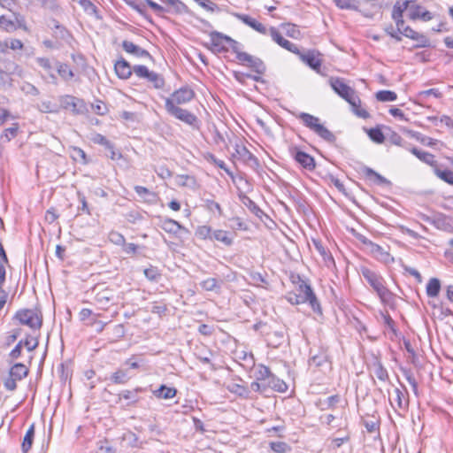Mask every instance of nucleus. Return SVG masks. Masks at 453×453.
<instances>
[{
  "label": "nucleus",
  "mask_w": 453,
  "mask_h": 453,
  "mask_svg": "<svg viewBox=\"0 0 453 453\" xmlns=\"http://www.w3.org/2000/svg\"><path fill=\"white\" fill-rule=\"evenodd\" d=\"M146 80L151 82L155 88H162L165 86L164 78L160 74L153 71L150 73L149 78H147Z\"/></svg>",
  "instance_id": "4d7b16f0"
},
{
  "label": "nucleus",
  "mask_w": 453,
  "mask_h": 453,
  "mask_svg": "<svg viewBox=\"0 0 453 453\" xmlns=\"http://www.w3.org/2000/svg\"><path fill=\"white\" fill-rule=\"evenodd\" d=\"M14 16V22L16 24V29L17 28H20L24 31H27L28 28L27 27V20H26V18L24 15H22L21 13L19 12H14V11H11Z\"/></svg>",
  "instance_id": "bf43d9fd"
},
{
  "label": "nucleus",
  "mask_w": 453,
  "mask_h": 453,
  "mask_svg": "<svg viewBox=\"0 0 453 453\" xmlns=\"http://www.w3.org/2000/svg\"><path fill=\"white\" fill-rule=\"evenodd\" d=\"M236 17L245 25L249 26L262 35H267L269 32V30H267V28L262 23L258 22L256 19L247 14H236Z\"/></svg>",
  "instance_id": "aec40b11"
},
{
  "label": "nucleus",
  "mask_w": 453,
  "mask_h": 453,
  "mask_svg": "<svg viewBox=\"0 0 453 453\" xmlns=\"http://www.w3.org/2000/svg\"><path fill=\"white\" fill-rule=\"evenodd\" d=\"M109 241L115 245L123 246L125 245V237L122 234L117 231H111L108 235Z\"/></svg>",
  "instance_id": "e2e57ef3"
},
{
  "label": "nucleus",
  "mask_w": 453,
  "mask_h": 453,
  "mask_svg": "<svg viewBox=\"0 0 453 453\" xmlns=\"http://www.w3.org/2000/svg\"><path fill=\"white\" fill-rule=\"evenodd\" d=\"M114 70L117 76L122 80L130 78L132 73L134 72L133 67L123 58H120L118 61H116L114 65Z\"/></svg>",
  "instance_id": "f3484780"
},
{
  "label": "nucleus",
  "mask_w": 453,
  "mask_h": 453,
  "mask_svg": "<svg viewBox=\"0 0 453 453\" xmlns=\"http://www.w3.org/2000/svg\"><path fill=\"white\" fill-rule=\"evenodd\" d=\"M127 5L135 10L141 15L147 17L146 4L140 0H125Z\"/></svg>",
  "instance_id": "09e8293b"
},
{
  "label": "nucleus",
  "mask_w": 453,
  "mask_h": 453,
  "mask_svg": "<svg viewBox=\"0 0 453 453\" xmlns=\"http://www.w3.org/2000/svg\"><path fill=\"white\" fill-rule=\"evenodd\" d=\"M134 190L137 193V195L143 199L144 202L150 203H155L157 199V196L155 192L150 191L145 187L142 186H135Z\"/></svg>",
  "instance_id": "bb28decb"
},
{
  "label": "nucleus",
  "mask_w": 453,
  "mask_h": 453,
  "mask_svg": "<svg viewBox=\"0 0 453 453\" xmlns=\"http://www.w3.org/2000/svg\"><path fill=\"white\" fill-rule=\"evenodd\" d=\"M22 353V347L20 343H17L16 346L8 354L7 362L12 365L16 359L20 357Z\"/></svg>",
  "instance_id": "774afa93"
},
{
  "label": "nucleus",
  "mask_w": 453,
  "mask_h": 453,
  "mask_svg": "<svg viewBox=\"0 0 453 453\" xmlns=\"http://www.w3.org/2000/svg\"><path fill=\"white\" fill-rule=\"evenodd\" d=\"M286 299L291 304H296V305L300 304V303H308V299L303 297L302 296V294H297L296 292H288L286 296Z\"/></svg>",
  "instance_id": "13d9d810"
},
{
  "label": "nucleus",
  "mask_w": 453,
  "mask_h": 453,
  "mask_svg": "<svg viewBox=\"0 0 453 453\" xmlns=\"http://www.w3.org/2000/svg\"><path fill=\"white\" fill-rule=\"evenodd\" d=\"M165 108L171 116L186 123L195 129L199 128L200 121L198 120L197 117L188 110L182 109L177 105H173L170 101L165 102Z\"/></svg>",
  "instance_id": "20e7f679"
},
{
  "label": "nucleus",
  "mask_w": 453,
  "mask_h": 453,
  "mask_svg": "<svg viewBox=\"0 0 453 453\" xmlns=\"http://www.w3.org/2000/svg\"><path fill=\"white\" fill-rule=\"evenodd\" d=\"M269 337H270V341L273 342L271 344L274 348H276L283 343L284 334L282 331H273V333L269 334Z\"/></svg>",
  "instance_id": "0e129e2a"
},
{
  "label": "nucleus",
  "mask_w": 453,
  "mask_h": 453,
  "mask_svg": "<svg viewBox=\"0 0 453 453\" xmlns=\"http://www.w3.org/2000/svg\"><path fill=\"white\" fill-rule=\"evenodd\" d=\"M58 73L64 81H70L74 77L73 70L67 64L57 62L56 63Z\"/></svg>",
  "instance_id": "f704fd0d"
},
{
  "label": "nucleus",
  "mask_w": 453,
  "mask_h": 453,
  "mask_svg": "<svg viewBox=\"0 0 453 453\" xmlns=\"http://www.w3.org/2000/svg\"><path fill=\"white\" fill-rule=\"evenodd\" d=\"M267 388H271L278 392H285L288 389L287 384L280 379L277 378L274 374L270 382H266Z\"/></svg>",
  "instance_id": "79ce46f5"
},
{
  "label": "nucleus",
  "mask_w": 453,
  "mask_h": 453,
  "mask_svg": "<svg viewBox=\"0 0 453 453\" xmlns=\"http://www.w3.org/2000/svg\"><path fill=\"white\" fill-rule=\"evenodd\" d=\"M360 272L364 279L376 292L381 303L385 305H388L389 307L394 308L395 296L385 286L384 278L380 273L365 266L361 267Z\"/></svg>",
  "instance_id": "f257e3e1"
},
{
  "label": "nucleus",
  "mask_w": 453,
  "mask_h": 453,
  "mask_svg": "<svg viewBox=\"0 0 453 453\" xmlns=\"http://www.w3.org/2000/svg\"><path fill=\"white\" fill-rule=\"evenodd\" d=\"M235 153L243 163L255 168L259 166L257 158L245 147L236 145Z\"/></svg>",
  "instance_id": "dca6fc26"
},
{
  "label": "nucleus",
  "mask_w": 453,
  "mask_h": 453,
  "mask_svg": "<svg viewBox=\"0 0 453 453\" xmlns=\"http://www.w3.org/2000/svg\"><path fill=\"white\" fill-rule=\"evenodd\" d=\"M238 61L240 64L244 65L251 69L257 74H264L266 71L265 63L257 57H254L247 52L238 53Z\"/></svg>",
  "instance_id": "1a4fd4ad"
},
{
  "label": "nucleus",
  "mask_w": 453,
  "mask_h": 453,
  "mask_svg": "<svg viewBox=\"0 0 453 453\" xmlns=\"http://www.w3.org/2000/svg\"><path fill=\"white\" fill-rule=\"evenodd\" d=\"M60 106L65 110H69L73 114L81 115L87 111L84 100L71 95L59 96Z\"/></svg>",
  "instance_id": "0eeeda50"
},
{
  "label": "nucleus",
  "mask_w": 453,
  "mask_h": 453,
  "mask_svg": "<svg viewBox=\"0 0 453 453\" xmlns=\"http://www.w3.org/2000/svg\"><path fill=\"white\" fill-rule=\"evenodd\" d=\"M242 202L257 218H262V216L264 215L263 211L249 196H243L242 198Z\"/></svg>",
  "instance_id": "ea45409f"
},
{
  "label": "nucleus",
  "mask_w": 453,
  "mask_h": 453,
  "mask_svg": "<svg viewBox=\"0 0 453 453\" xmlns=\"http://www.w3.org/2000/svg\"><path fill=\"white\" fill-rule=\"evenodd\" d=\"M29 369L22 363H12L9 370V375L4 380V388L9 391H14L17 388V381H19L28 375Z\"/></svg>",
  "instance_id": "39448f33"
},
{
  "label": "nucleus",
  "mask_w": 453,
  "mask_h": 453,
  "mask_svg": "<svg viewBox=\"0 0 453 453\" xmlns=\"http://www.w3.org/2000/svg\"><path fill=\"white\" fill-rule=\"evenodd\" d=\"M329 83L332 89L338 96L346 100L350 104V106H355V100L356 102H358L355 90L347 85L343 79L332 77L329 81Z\"/></svg>",
  "instance_id": "423d86ee"
},
{
  "label": "nucleus",
  "mask_w": 453,
  "mask_h": 453,
  "mask_svg": "<svg viewBox=\"0 0 453 453\" xmlns=\"http://www.w3.org/2000/svg\"><path fill=\"white\" fill-rule=\"evenodd\" d=\"M20 334L21 328H15L8 332L7 335L4 337V347H9L14 343Z\"/></svg>",
  "instance_id": "5fc2aeb1"
},
{
  "label": "nucleus",
  "mask_w": 453,
  "mask_h": 453,
  "mask_svg": "<svg viewBox=\"0 0 453 453\" xmlns=\"http://www.w3.org/2000/svg\"><path fill=\"white\" fill-rule=\"evenodd\" d=\"M212 233V228L206 225L199 226L196 230V235L201 240L209 239L211 241Z\"/></svg>",
  "instance_id": "3c124183"
},
{
  "label": "nucleus",
  "mask_w": 453,
  "mask_h": 453,
  "mask_svg": "<svg viewBox=\"0 0 453 453\" xmlns=\"http://www.w3.org/2000/svg\"><path fill=\"white\" fill-rule=\"evenodd\" d=\"M334 3L340 9L357 11L359 7L357 0H334Z\"/></svg>",
  "instance_id": "de8ad7c7"
},
{
  "label": "nucleus",
  "mask_w": 453,
  "mask_h": 453,
  "mask_svg": "<svg viewBox=\"0 0 453 453\" xmlns=\"http://www.w3.org/2000/svg\"><path fill=\"white\" fill-rule=\"evenodd\" d=\"M195 96V92L188 87H181L175 90L170 97L165 98V102H171L173 105L184 104L190 102Z\"/></svg>",
  "instance_id": "f8f14e48"
},
{
  "label": "nucleus",
  "mask_w": 453,
  "mask_h": 453,
  "mask_svg": "<svg viewBox=\"0 0 453 453\" xmlns=\"http://www.w3.org/2000/svg\"><path fill=\"white\" fill-rule=\"evenodd\" d=\"M14 323L27 326L33 331L40 330L42 326V313L37 309H20L12 317Z\"/></svg>",
  "instance_id": "f03ea898"
},
{
  "label": "nucleus",
  "mask_w": 453,
  "mask_h": 453,
  "mask_svg": "<svg viewBox=\"0 0 453 453\" xmlns=\"http://www.w3.org/2000/svg\"><path fill=\"white\" fill-rule=\"evenodd\" d=\"M134 73L142 79H147L149 78L150 73L152 71H150L147 66L142 65H137L133 66Z\"/></svg>",
  "instance_id": "69168bd1"
},
{
  "label": "nucleus",
  "mask_w": 453,
  "mask_h": 453,
  "mask_svg": "<svg viewBox=\"0 0 453 453\" xmlns=\"http://www.w3.org/2000/svg\"><path fill=\"white\" fill-rule=\"evenodd\" d=\"M394 393L395 395V402L396 403V408L400 410H404L407 405L408 402L404 400L403 393L399 388H395Z\"/></svg>",
  "instance_id": "052dcab7"
},
{
  "label": "nucleus",
  "mask_w": 453,
  "mask_h": 453,
  "mask_svg": "<svg viewBox=\"0 0 453 453\" xmlns=\"http://www.w3.org/2000/svg\"><path fill=\"white\" fill-rule=\"evenodd\" d=\"M341 402V396L339 395H334L323 401H319L317 405L321 411L334 410L337 404Z\"/></svg>",
  "instance_id": "c756f323"
},
{
  "label": "nucleus",
  "mask_w": 453,
  "mask_h": 453,
  "mask_svg": "<svg viewBox=\"0 0 453 453\" xmlns=\"http://www.w3.org/2000/svg\"><path fill=\"white\" fill-rule=\"evenodd\" d=\"M273 376V373L271 372L268 366L262 364L257 365L255 372V378L257 380H260L262 382H270Z\"/></svg>",
  "instance_id": "a878e982"
},
{
  "label": "nucleus",
  "mask_w": 453,
  "mask_h": 453,
  "mask_svg": "<svg viewBox=\"0 0 453 453\" xmlns=\"http://www.w3.org/2000/svg\"><path fill=\"white\" fill-rule=\"evenodd\" d=\"M367 134L370 139L376 143H382L385 140V135L378 127L369 129Z\"/></svg>",
  "instance_id": "6e6d98bb"
},
{
  "label": "nucleus",
  "mask_w": 453,
  "mask_h": 453,
  "mask_svg": "<svg viewBox=\"0 0 453 453\" xmlns=\"http://www.w3.org/2000/svg\"><path fill=\"white\" fill-rule=\"evenodd\" d=\"M177 394L175 388H170L165 385H161L159 388L153 391L154 396L158 399H172Z\"/></svg>",
  "instance_id": "cd10ccee"
},
{
  "label": "nucleus",
  "mask_w": 453,
  "mask_h": 453,
  "mask_svg": "<svg viewBox=\"0 0 453 453\" xmlns=\"http://www.w3.org/2000/svg\"><path fill=\"white\" fill-rule=\"evenodd\" d=\"M434 174L448 184L453 185V172L450 170H441L436 165L434 168Z\"/></svg>",
  "instance_id": "37998d69"
},
{
  "label": "nucleus",
  "mask_w": 453,
  "mask_h": 453,
  "mask_svg": "<svg viewBox=\"0 0 453 453\" xmlns=\"http://www.w3.org/2000/svg\"><path fill=\"white\" fill-rule=\"evenodd\" d=\"M19 126L18 123H13L12 127H8L4 130L3 134L0 136V141L3 142H8L12 139L15 138L18 134Z\"/></svg>",
  "instance_id": "4c0bfd02"
},
{
  "label": "nucleus",
  "mask_w": 453,
  "mask_h": 453,
  "mask_svg": "<svg viewBox=\"0 0 453 453\" xmlns=\"http://www.w3.org/2000/svg\"><path fill=\"white\" fill-rule=\"evenodd\" d=\"M301 60L308 65L311 69L319 71L321 66V59L319 54L314 50H309L307 53L297 54Z\"/></svg>",
  "instance_id": "a211bd4d"
},
{
  "label": "nucleus",
  "mask_w": 453,
  "mask_h": 453,
  "mask_svg": "<svg viewBox=\"0 0 453 453\" xmlns=\"http://www.w3.org/2000/svg\"><path fill=\"white\" fill-rule=\"evenodd\" d=\"M361 173L368 180H370L373 184L384 185L389 183V181L385 177H383L382 175H380V173H378L377 172H375L374 170L368 166H362Z\"/></svg>",
  "instance_id": "4be33fe9"
},
{
  "label": "nucleus",
  "mask_w": 453,
  "mask_h": 453,
  "mask_svg": "<svg viewBox=\"0 0 453 453\" xmlns=\"http://www.w3.org/2000/svg\"><path fill=\"white\" fill-rule=\"evenodd\" d=\"M375 97L380 102H393L397 99V95L391 90H380L376 93Z\"/></svg>",
  "instance_id": "c03bdc74"
},
{
  "label": "nucleus",
  "mask_w": 453,
  "mask_h": 453,
  "mask_svg": "<svg viewBox=\"0 0 453 453\" xmlns=\"http://www.w3.org/2000/svg\"><path fill=\"white\" fill-rule=\"evenodd\" d=\"M96 291L95 302L102 309L107 310L109 306L111 304L114 300L115 295L112 289L108 288L96 287L94 288Z\"/></svg>",
  "instance_id": "ddd939ff"
},
{
  "label": "nucleus",
  "mask_w": 453,
  "mask_h": 453,
  "mask_svg": "<svg viewBox=\"0 0 453 453\" xmlns=\"http://www.w3.org/2000/svg\"><path fill=\"white\" fill-rule=\"evenodd\" d=\"M8 262L9 260L6 252L2 242H0V311L5 305L8 297V293L3 288L6 275L4 265L8 264Z\"/></svg>",
  "instance_id": "9b49d317"
},
{
  "label": "nucleus",
  "mask_w": 453,
  "mask_h": 453,
  "mask_svg": "<svg viewBox=\"0 0 453 453\" xmlns=\"http://www.w3.org/2000/svg\"><path fill=\"white\" fill-rule=\"evenodd\" d=\"M36 63L40 67H42L46 73L49 75L50 79L51 80V82L56 83L57 82V76L53 73V66L51 65V62L47 58H37L35 59Z\"/></svg>",
  "instance_id": "7c9ffc66"
},
{
  "label": "nucleus",
  "mask_w": 453,
  "mask_h": 453,
  "mask_svg": "<svg viewBox=\"0 0 453 453\" xmlns=\"http://www.w3.org/2000/svg\"><path fill=\"white\" fill-rule=\"evenodd\" d=\"M441 290V282L437 278L429 280L426 285V295L429 297H435L439 295Z\"/></svg>",
  "instance_id": "c9c22d12"
},
{
  "label": "nucleus",
  "mask_w": 453,
  "mask_h": 453,
  "mask_svg": "<svg viewBox=\"0 0 453 453\" xmlns=\"http://www.w3.org/2000/svg\"><path fill=\"white\" fill-rule=\"evenodd\" d=\"M203 289L206 291H213L220 288V284L215 278H208L200 283Z\"/></svg>",
  "instance_id": "864d4df0"
},
{
  "label": "nucleus",
  "mask_w": 453,
  "mask_h": 453,
  "mask_svg": "<svg viewBox=\"0 0 453 453\" xmlns=\"http://www.w3.org/2000/svg\"><path fill=\"white\" fill-rule=\"evenodd\" d=\"M123 50L129 54H132L137 58H151V55L148 50L142 49L141 47L135 45L130 41H123L122 42Z\"/></svg>",
  "instance_id": "412c9836"
},
{
  "label": "nucleus",
  "mask_w": 453,
  "mask_h": 453,
  "mask_svg": "<svg viewBox=\"0 0 453 453\" xmlns=\"http://www.w3.org/2000/svg\"><path fill=\"white\" fill-rule=\"evenodd\" d=\"M369 245L371 248V251L374 255H376L380 259H382L386 262L388 260V258L390 257V254L388 251H385L381 246H380L379 244L373 243L372 242H369Z\"/></svg>",
  "instance_id": "49530a36"
},
{
  "label": "nucleus",
  "mask_w": 453,
  "mask_h": 453,
  "mask_svg": "<svg viewBox=\"0 0 453 453\" xmlns=\"http://www.w3.org/2000/svg\"><path fill=\"white\" fill-rule=\"evenodd\" d=\"M409 18L411 20L421 19L423 21H429L433 19V15L430 12L425 10L422 6L414 3L411 4Z\"/></svg>",
  "instance_id": "6ab92c4d"
},
{
  "label": "nucleus",
  "mask_w": 453,
  "mask_h": 453,
  "mask_svg": "<svg viewBox=\"0 0 453 453\" xmlns=\"http://www.w3.org/2000/svg\"><path fill=\"white\" fill-rule=\"evenodd\" d=\"M416 2L417 0H398L394 5L392 12V19L403 18V12L409 10L410 12L411 4H414Z\"/></svg>",
  "instance_id": "b1692460"
},
{
  "label": "nucleus",
  "mask_w": 453,
  "mask_h": 453,
  "mask_svg": "<svg viewBox=\"0 0 453 453\" xmlns=\"http://www.w3.org/2000/svg\"><path fill=\"white\" fill-rule=\"evenodd\" d=\"M161 227L167 233L177 234L182 228V226L176 220L166 219L162 222Z\"/></svg>",
  "instance_id": "e433bc0d"
},
{
  "label": "nucleus",
  "mask_w": 453,
  "mask_h": 453,
  "mask_svg": "<svg viewBox=\"0 0 453 453\" xmlns=\"http://www.w3.org/2000/svg\"><path fill=\"white\" fill-rule=\"evenodd\" d=\"M211 42L205 43V47L214 53L226 52L228 48L224 45V42L232 41V38L218 31L210 33Z\"/></svg>",
  "instance_id": "9d476101"
},
{
  "label": "nucleus",
  "mask_w": 453,
  "mask_h": 453,
  "mask_svg": "<svg viewBox=\"0 0 453 453\" xmlns=\"http://www.w3.org/2000/svg\"><path fill=\"white\" fill-rule=\"evenodd\" d=\"M130 376L128 374V372L127 370H124V369H118L116 372H114L110 380H111L112 383L114 384H126L128 382V380H130Z\"/></svg>",
  "instance_id": "473e14b6"
},
{
  "label": "nucleus",
  "mask_w": 453,
  "mask_h": 453,
  "mask_svg": "<svg viewBox=\"0 0 453 453\" xmlns=\"http://www.w3.org/2000/svg\"><path fill=\"white\" fill-rule=\"evenodd\" d=\"M283 28L285 29V33L288 36L292 37L294 39L299 38L301 33L298 29L297 26L294 24H285L283 25Z\"/></svg>",
  "instance_id": "338daca9"
},
{
  "label": "nucleus",
  "mask_w": 453,
  "mask_h": 453,
  "mask_svg": "<svg viewBox=\"0 0 453 453\" xmlns=\"http://www.w3.org/2000/svg\"><path fill=\"white\" fill-rule=\"evenodd\" d=\"M357 101H355V106H351L353 112L359 118H362L364 119H368L370 117L369 112L361 107V100L357 96Z\"/></svg>",
  "instance_id": "680f3d73"
},
{
  "label": "nucleus",
  "mask_w": 453,
  "mask_h": 453,
  "mask_svg": "<svg viewBox=\"0 0 453 453\" xmlns=\"http://www.w3.org/2000/svg\"><path fill=\"white\" fill-rule=\"evenodd\" d=\"M269 447L275 453H288L291 450V447L285 441H271Z\"/></svg>",
  "instance_id": "8fccbe9b"
},
{
  "label": "nucleus",
  "mask_w": 453,
  "mask_h": 453,
  "mask_svg": "<svg viewBox=\"0 0 453 453\" xmlns=\"http://www.w3.org/2000/svg\"><path fill=\"white\" fill-rule=\"evenodd\" d=\"M296 117L301 119L306 127L310 128L323 140L331 143L336 141L335 135L326 127L320 124V119L318 117L306 112H301L296 115Z\"/></svg>",
  "instance_id": "7ed1b4c3"
},
{
  "label": "nucleus",
  "mask_w": 453,
  "mask_h": 453,
  "mask_svg": "<svg viewBox=\"0 0 453 453\" xmlns=\"http://www.w3.org/2000/svg\"><path fill=\"white\" fill-rule=\"evenodd\" d=\"M291 155L295 160L304 169L308 171H312L315 169L316 164L314 157L308 153L299 150L297 148H294L291 150Z\"/></svg>",
  "instance_id": "4468645a"
},
{
  "label": "nucleus",
  "mask_w": 453,
  "mask_h": 453,
  "mask_svg": "<svg viewBox=\"0 0 453 453\" xmlns=\"http://www.w3.org/2000/svg\"><path fill=\"white\" fill-rule=\"evenodd\" d=\"M269 34H270L272 39L277 44H279L280 47L284 48L285 50H287L292 53L300 54V50H299L298 47L296 44H294L293 42L285 39L275 27H270Z\"/></svg>",
  "instance_id": "2eb2a0df"
},
{
  "label": "nucleus",
  "mask_w": 453,
  "mask_h": 453,
  "mask_svg": "<svg viewBox=\"0 0 453 453\" xmlns=\"http://www.w3.org/2000/svg\"><path fill=\"white\" fill-rule=\"evenodd\" d=\"M226 389L229 392H231L240 397L245 398V399L249 398V396H250L249 388L246 386L241 385L239 383H235V382L228 383L226 385Z\"/></svg>",
  "instance_id": "c85d7f7f"
},
{
  "label": "nucleus",
  "mask_w": 453,
  "mask_h": 453,
  "mask_svg": "<svg viewBox=\"0 0 453 453\" xmlns=\"http://www.w3.org/2000/svg\"><path fill=\"white\" fill-rule=\"evenodd\" d=\"M371 370L373 374L381 381H387L389 379L387 369L383 366L381 361L377 357H373L371 364Z\"/></svg>",
  "instance_id": "5701e85b"
},
{
  "label": "nucleus",
  "mask_w": 453,
  "mask_h": 453,
  "mask_svg": "<svg viewBox=\"0 0 453 453\" xmlns=\"http://www.w3.org/2000/svg\"><path fill=\"white\" fill-rule=\"evenodd\" d=\"M4 68V71L7 73V79H9V76L11 75H17L19 77L23 76L24 71L22 67L15 62L10 61L5 63Z\"/></svg>",
  "instance_id": "a19ab883"
},
{
  "label": "nucleus",
  "mask_w": 453,
  "mask_h": 453,
  "mask_svg": "<svg viewBox=\"0 0 453 453\" xmlns=\"http://www.w3.org/2000/svg\"><path fill=\"white\" fill-rule=\"evenodd\" d=\"M175 183L180 187L194 188L196 186V179L188 174H180L175 177Z\"/></svg>",
  "instance_id": "58836bf2"
},
{
  "label": "nucleus",
  "mask_w": 453,
  "mask_h": 453,
  "mask_svg": "<svg viewBox=\"0 0 453 453\" xmlns=\"http://www.w3.org/2000/svg\"><path fill=\"white\" fill-rule=\"evenodd\" d=\"M34 437H35V425L32 424L30 426V427L27 429V431L24 436V439H23V442L21 445L23 453H27L30 450L32 444H33Z\"/></svg>",
  "instance_id": "72a5a7b5"
},
{
  "label": "nucleus",
  "mask_w": 453,
  "mask_h": 453,
  "mask_svg": "<svg viewBox=\"0 0 453 453\" xmlns=\"http://www.w3.org/2000/svg\"><path fill=\"white\" fill-rule=\"evenodd\" d=\"M298 294H302L303 297L308 299V303L311 307L314 312L321 315L322 314V309L320 306V303L314 294L311 285H309L305 280H302L298 276Z\"/></svg>",
  "instance_id": "6e6552de"
},
{
  "label": "nucleus",
  "mask_w": 453,
  "mask_h": 453,
  "mask_svg": "<svg viewBox=\"0 0 453 453\" xmlns=\"http://www.w3.org/2000/svg\"><path fill=\"white\" fill-rule=\"evenodd\" d=\"M0 28L6 32H12L16 30L15 22L4 15L0 16Z\"/></svg>",
  "instance_id": "603ef678"
},
{
  "label": "nucleus",
  "mask_w": 453,
  "mask_h": 453,
  "mask_svg": "<svg viewBox=\"0 0 453 453\" xmlns=\"http://www.w3.org/2000/svg\"><path fill=\"white\" fill-rule=\"evenodd\" d=\"M211 241H217L226 247H229L233 244V236L227 231L217 229L213 230Z\"/></svg>",
  "instance_id": "393cba45"
},
{
  "label": "nucleus",
  "mask_w": 453,
  "mask_h": 453,
  "mask_svg": "<svg viewBox=\"0 0 453 453\" xmlns=\"http://www.w3.org/2000/svg\"><path fill=\"white\" fill-rule=\"evenodd\" d=\"M328 363L327 355L320 351L319 354L312 355L309 359V365L311 367L320 368Z\"/></svg>",
  "instance_id": "2f4dec72"
},
{
  "label": "nucleus",
  "mask_w": 453,
  "mask_h": 453,
  "mask_svg": "<svg viewBox=\"0 0 453 453\" xmlns=\"http://www.w3.org/2000/svg\"><path fill=\"white\" fill-rule=\"evenodd\" d=\"M18 343H20L21 347H25L28 351H33L38 347L39 341L37 337L27 335L25 339L20 340Z\"/></svg>",
  "instance_id": "a18cd8bd"
}]
</instances>
